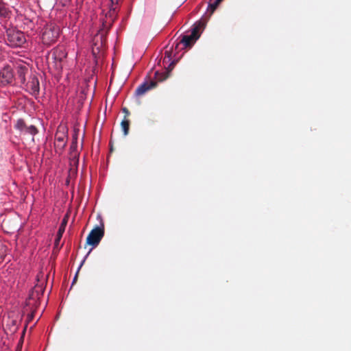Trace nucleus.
I'll list each match as a JSON object with an SVG mask.
<instances>
[{
    "label": "nucleus",
    "mask_w": 351,
    "mask_h": 351,
    "mask_svg": "<svg viewBox=\"0 0 351 351\" xmlns=\"http://www.w3.org/2000/svg\"><path fill=\"white\" fill-rule=\"evenodd\" d=\"M43 295V288L40 286H35L29 292L28 298L26 299L25 305L23 304V314L27 313L26 324L23 327V337L25 336L27 325L34 318V314L39 305L40 295Z\"/></svg>",
    "instance_id": "obj_1"
},
{
    "label": "nucleus",
    "mask_w": 351,
    "mask_h": 351,
    "mask_svg": "<svg viewBox=\"0 0 351 351\" xmlns=\"http://www.w3.org/2000/svg\"><path fill=\"white\" fill-rule=\"evenodd\" d=\"M169 71L166 73H160L156 71L154 74V79L150 81H145L141 84L135 90V95L136 96H142L145 95L149 90L155 88L157 86L158 82L165 81L169 77Z\"/></svg>",
    "instance_id": "obj_2"
},
{
    "label": "nucleus",
    "mask_w": 351,
    "mask_h": 351,
    "mask_svg": "<svg viewBox=\"0 0 351 351\" xmlns=\"http://www.w3.org/2000/svg\"><path fill=\"white\" fill-rule=\"evenodd\" d=\"M60 34V28L55 25H49L45 29L42 34L43 43L46 45H50L55 43Z\"/></svg>",
    "instance_id": "obj_3"
},
{
    "label": "nucleus",
    "mask_w": 351,
    "mask_h": 351,
    "mask_svg": "<svg viewBox=\"0 0 351 351\" xmlns=\"http://www.w3.org/2000/svg\"><path fill=\"white\" fill-rule=\"evenodd\" d=\"M104 235V224L101 226H97L93 228L88 234L86 238V245L97 247Z\"/></svg>",
    "instance_id": "obj_4"
},
{
    "label": "nucleus",
    "mask_w": 351,
    "mask_h": 351,
    "mask_svg": "<svg viewBox=\"0 0 351 351\" xmlns=\"http://www.w3.org/2000/svg\"><path fill=\"white\" fill-rule=\"evenodd\" d=\"M67 130L64 126H59L55 134V147L60 150L64 148L67 141Z\"/></svg>",
    "instance_id": "obj_5"
},
{
    "label": "nucleus",
    "mask_w": 351,
    "mask_h": 351,
    "mask_svg": "<svg viewBox=\"0 0 351 351\" xmlns=\"http://www.w3.org/2000/svg\"><path fill=\"white\" fill-rule=\"evenodd\" d=\"M14 77L13 72L10 66H4L0 71V85L4 86L12 82Z\"/></svg>",
    "instance_id": "obj_6"
},
{
    "label": "nucleus",
    "mask_w": 351,
    "mask_h": 351,
    "mask_svg": "<svg viewBox=\"0 0 351 351\" xmlns=\"http://www.w3.org/2000/svg\"><path fill=\"white\" fill-rule=\"evenodd\" d=\"M26 91L34 96H37L39 94V81L35 75L31 77L30 80L27 82L26 84Z\"/></svg>",
    "instance_id": "obj_7"
},
{
    "label": "nucleus",
    "mask_w": 351,
    "mask_h": 351,
    "mask_svg": "<svg viewBox=\"0 0 351 351\" xmlns=\"http://www.w3.org/2000/svg\"><path fill=\"white\" fill-rule=\"evenodd\" d=\"M162 64L164 66L168 65L167 67L166 68V70L162 73H166L169 71V72L168 73L169 75L171 71L173 70L176 64L175 61H171V52L170 51H166L165 52V56L162 60Z\"/></svg>",
    "instance_id": "obj_8"
},
{
    "label": "nucleus",
    "mask_w": 351,
    "mask_h": 351,
    "mask_svg": "<svg viewBox=\"0 0 351 351\" xmlns=\"http://www.w3.org/2000/svg\"><path fill=\"white\" fill-rule=\"evenodd\" d=\"M37 132L38 130L34 125H31L27 126L23 122V136H27L26 140L34 141V136L37 134Z\"/></svg>",
    "instance_id": "obj_9"
},
{
    "label": "nucleus",
    "mask_w": 351,
    "mask_h": 351,
    "mask_svg": "<svg viewBox=\"0 0 351 351\" xmlns=\"http://www.w3.org/2000/svg\"><path fill=\"white\" fill-rule=\"evenodd\" d=\"M205 26V23L202 21H199L197 23L194 24L192 29H191V35L195 38V40H197L199 36V30L201 28H204Z\"/></svg>",
    "instance_id": "obj_10"
},
{
    "label": "nucleus",
    "mask_w": 351,
    "mask_h": 351,
    "mask_svg": "<svg viewBox=\"0 0 351 351\" xmlns=\"http://www.w3.org/2000/svg\"><path fill=\"white\" fill-rule=\"evenodd\" d=\"M196 40H195V38H193L191 34L184 35L181 39L180 43L183 44L185 47H191Z\"/></svg>",
    "instance_id": "obj_11"
},
{
    "label": "nucleus",
    "mask_w": 351,
    "mask_h": 351,
    "mask_svg": "<svg viewBox=\"0 0 351 351\" xmlns=\"http://www.w3.org/2000/svg\"><path fill=\"white\" fill-rule=\"evenodd\" d=\"M52 55L55 60L62 61L66 56V53L62 48L54 49Z\"/></svg>",
    "instance_id": "obj_12"
},
{
    "label": "nucleus",
    "mask_w": 351,
    "mask_h": 351,
    "mask_svg": "<svg viewBox=\"0 0 351 351\" xmlns=\"http://www.w3.org/2000/svg\"><path fill=\"white\" fill-rule=\"evenodd\" d=\"M10 45L12 47H20L22 45V40L19 35L11 36L9 38Z\"/></svg>",
    "instance_id": "obj_13"
},
{
    "label": "nucleus",
    "mask_w": 351,
    "mask_h": 351,
    "mask_svg": "<svg viewBox=\"0 0 351 351\" xmlns=\"http://www.w3.org/2000/svg\"><path fill=\"white\" fill-rule=\"evenodd\" d=\"M130 125V121L129 119H126L124 117L122 121L121 122V128L122 129L123 133L124 136H127L129 134Z\"/></svg>",
    "instance_id": "obj_14"
},
{
    "label": "nucleus",
    "mask_w": 351,
    "mask_h": 351,
    "mask_svg": "<svg viewBox=\"0 0 351 351\" xmlns=\"http://www.w3.org/2000/svg\"><path fill=\"white\" fill-rule=\"evenodd\" d=\"M69 220V216L68 215H66L64 218L62 220L61 224L59 227L58 232H59V234H63L65 231L66 226L67 225Z\"/></svg>",
    "instance_id": "obj_15"
},
{
    "label": "nucleus",
    "mask_w": 351,
    "mask_h": 351,
    "mask_svg": "<svg viewBox=\"0 0 351 351\" xmlns=\"http://www.w3.org/2000/svg\"><path fill=\"white\" fill-rule=\"evenodd\" d=\"M223 0H215L214 3L209 4V11L212 14Z\"/></svg>",
    "instance_id": "obj_16"
},
{
    "label": "nucleus",
    "mask_w": 351,
    "mask_h": 351,
    "mask_svg": "<svg viewBox=\"0 0 351 351\" xmlns=\"http://www.w3.org/2000/svg\"><path fill=\"white\" fill-rule=\"evenodd\" d=\"M7 247L0 241V258H2L6 255Z\"/></svg>",
    "instance_id": "obj_17"
},
{
    "label": "nucleus",
    "mask_w": 351,
    "mask_h": 351,
    "mask_svg": "<svg viewBox=\"0 0 351 351\" xmlns=\"http://www.w3.org/2000/svg\"><path fill=\"white\" fill-rule=\"evenodd\" d=\"M62 234H59V232L57 233L56 238L55 242H54V247L55 248H58V247L60 239H61V238L62 237Z\"/></svg>",
    "instance_id": "obj_18"
},
{
    "label": "nucleus",
    "mask_w": 351,
    "mask_h": 351,
    "mask_svg": "<svg viewBox=\"0 0 351 351\" xmlns=\"http://www.w3.org/2000/svg\"><path fill=\"white\" fill-rule=\"evenodd\" d=\"M16 130L21 133L22 131V119H19L15 125Z\"/></svg>",
    "instance_id": "obj_19"
},
{
    "label": "nucleus",
    "mask_w": 351,
    "mask_h": 351,
    "mask_svg": "<svg viewBox=\"0 0 351 351\" xmlns=\"http://www.w3.org/2000/svg\"><path fill=\"white\" fill-rule=\"evenodd\" d=\"M117 14L116 8H111L109 11L110 17H114Z\"/></svg>",
    "instance_id": "obj_20"
},
{
    "label": "nucleus",
    "mask_w": 351,
    "mask_h": 351,
    "mask_svg": "<svg viewBox=\"0 0 351 351\" xmlns=\"http://www.w3.org/2000/svg\"><path fill=\"white\" fill-rule=\"evenodd\" d=\"M122 111L125 114V116L124 117H126V119H128V117L130 116V111L128 110V109L127 108H122Z\"/></svg>",
    "instance_id": "obj_21"
},
{
    "label": "nucleus",
    "mask_w": 351,
    "mask_h": 351,
    "mask_svg": "<svg viewBox=\"0 0 351 351\" xmlns=\"http://www.w3.org/2000/svg\"><path fill=\"white\" fill-rule=\"evenodd\" d=\"M19 348L22 346V335H21L19 339V343H18Z\"/></svg>",
    "instance_id": "obj_22"
},
{
    "label": "nucleus",
    "mask_w": 351,
    "mask_h": 351,
    "mask_svg": "<svg viewBox=\"0 0 351 351\" xmlns=\"http://www.w3.org/2000/svg\"><path fill=\"white\" fill-rule=\"evenodd\" d=\"M3 14V8L0 5V14Z\"/></svg>",
    "instance_id": "obj_23"
},
{
    "label": "nucleus",
    "mask_w": 351,
    "mask_h": 351,
    "mask_svg": "<svg viewBox=\"0 0 351 351\" xmlns=\"http://www.w3.org/2000/svg\"><path fill=\"white\" fill-rule=\"evenodd\" d=\"M77 274H76V275H75V278H74V279H73V284L75 282V280H76V279H77Z\"/></svg>",
    "instance_id": "obj_24"
},
{
    "label": "nucleus",
    "mask_w": 351,
    "mask_h": 351,
    "mask_svg": "<svg viewBox=\"0 0 351 351\" xmlns=\"http://www.w3.org/2000/svg\"><path fill=\"white\" fill-rule=\"evenodd\" d=\"M179 45H180V43H177V44H176V49H178V47Z\"/></svg>",
    "instance_id": "obj_25"
},
{
    "label": "nucleus",
    "mask_w": 351,
    "mask_h": 351,
    "mask_svg": "<svg viewBox=\"0 0 351 351\" xmlns=\"http://www.w3.org/2000/svg\"><path fill=\"white\" fill-rule=\"evenodd\" d=\"M28 23H29L30 24H33V23H32V20H29V21H28Z\"/></svg>",
    "instance_id": "obj_26"
},
{
    "label": "nucleus",
    "mask_w": 351,
    "mask_h": 351,
    "mask_svg": "<svg viewBox=\"0 0 351 351\" xmlns=\"http://www.w3.org/2000/svg\"><path fill=\"white\" fill-rule=\"evenodd\" d=\"M12 141L14 143H17L13 138L12 139Z\"/></svg>",
    "instance_id": "obj_27"
},
{
    "label": "nucleus",
    "mask_w": 351,
    "mask_h": 351,
    "mask_svg": "<svg viewBox=\"0 0 351 351\" xmlns=\"http://www.w3.org/2000/svg\"><path fill=\"white\" fill-rule=\"evenodd\" d=\"M85 262V260H83L81 263V265H83V263Z\"/></svg>",
    "instance_id": "obj_28"
},
{
    "label": "nucleus",
    "mask_w": 351,
    "mask_h": 351,
    "mask_svg": "<svg viewBox=\"0 0 351 351\" xmlns=\"http://www.w3.org/2000/svg\"><path fill=\"white\" fill-rule=\"evenodd\" d=\"M85 262V260H83L81 263V265H83V263Z\"/></svg>",
    "instance_id": "obj_29"
},
{
    "label": "nucleus",
    "mask_w": 351,
    "mask_h": 351,
    "mask_svg": "<svg viewBox=\"0 0 351 351\" xmlns=\"http://www.w3.org/2000/svg\"><path fill=\"white\" fill-rule=\"evenodd\" d=\"M85 262V260H83L81 263V265H83V263Z\"/></svg>",
    "instance_id": "obj_30"
},
{
    "label": "nucleus",
    "mask_w": 351,
    "mask_h": 351,
    "mask_svg": "<svg viewBox=\"0 0 351 351\" xmlns=\"http://www.w3.org/2000/svg\"><path fill=\"white\" fill-rule=\"evenodd\" d=\"M85 262V260H83L81 263V265H83V263Z\"/></svg>",
    "instance_id": "obj_31"
},
{
    "label": "nucleus",
    "mask_w": 351,
    "mask_h": 351,
    "mask_svg": "<svg viewBox=\"0 0 351 351\" xmlns=\"http://www.w3.org/2000/svg\"><path fill=\"white\" fill-rule=\"evenodd\" d=\"M35 324H34L32 326L30 327V330H32L33 328V327L34 326Z\"/></svg>",
    "instance_id": "obj_32"
},
{
    "label": "nucleus",
    "mask_w": 351,
    "mask_h": 351,
    "mask_svg": "<svg viewBox=\"0 0 351 351\" xmlns=\"http://www.w3.org/2000/svg\"><path fill=\"white\" fill-rule=\"evenodd\" d=\"M90 251H91V250L90 251H88L87 256L90 253Z\"/></svg>",
    "instance_id": "obj_33"
},
{
    "label": "nucleus",
    "mask_w": 351,
    "mask_h": 351,
    "mask_svg": "<svg viewBox=\"0 0 351 351\" xmlns=\"http://www.w3.org/2000/svg\"><path fill=\"white\" fill-rule=\"evenodd\" d=\"M111 1H112V2H113V0H111Z\"/></svg>",
    "instance_id": "obj_34"
}]
</instances>
